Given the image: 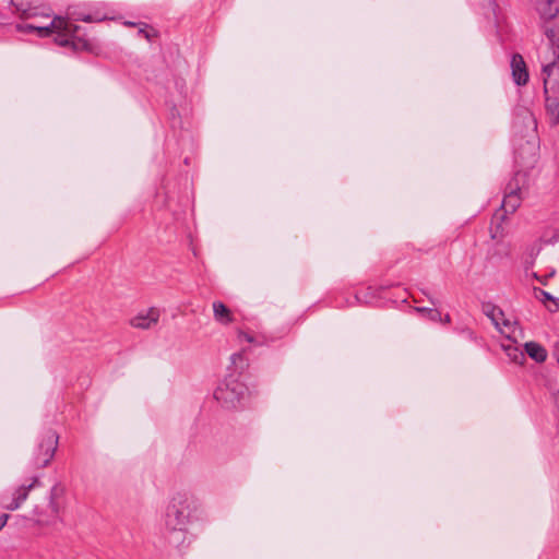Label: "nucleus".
Here are the masks:
<instances>
[{"instance_id": "f257e3e1", "label": "nucleus", "mask_w": 559, "mask_h": 559, "mask_svg": "<svg viewBox=\"0 0 559 559\" xmlns=\"http://www.w3.org/2000/svg\"><path fill=\"white\" fill-rule=\"evenodd\" d=\"M78 26L68 22L61 16H55L48 24H23L17 25L21 32L36 31L40 37H48L56 34V43L60 46L71 45L73 49L86 48L87 44L84 40L76 39L75 33Z\"/></svg>"}, {"instance_id": "f03ea898", "label": "nucleus", "mask_w": 559, "mask_h": 559, "mask_svg": "<svg viewBox=\"0 0 559 559\" xmlns=\"http://www.w3.org/2000/svg\"><path fill=\"white\" fill-rule=\"evenodd\" d=\"M197 509V501L187 493L175 495L166 510L165 527L169 533L178 534L182 542L186 539V526L192 512Z\"/></svg>"}, {"instance_id": "7ed1b4c3", "label": "nucleus", "mask_w": 559, "mask_h": 559, "mask_svg": "<svg viewBox=\"0 0 559 559\" xmlns=\"http://www.w3.org/2000/svg\"><path fill=\"white\" fill-rule=\"evenodd\" d=\"M526 185V175L518 173L512 181L507 187V194L504 195L501 210L497 211L492 217L490 227L491 238L497 239L502 236L501 223L506 214H512L520 206L522 201L523 190Z\"/></svg>"}, {"instance_id": "20e7f679", "label": "nucleus", "mask_w": 559, "mask_h": 559, "mask_svg": "<svg viewBox=\"0 0 559 559\" xmlns=\"http://www.w3.org/2000/svg\"><path fill=\"white\" fill-rule=\"evenodd\" d=\"M248 397L247 385L235 373L228 374L214 391V399L225 409H237Z\"/></svg>"}, {"instance_id": "39448f33", "label": "nucleus", "mask_w": 559, "mask_h": 559, "mask_svg": "<svg viewBox=\"0 0 559 559\" xmlns=\"http://www.w3.org/2000/svg\"><path fill=\"white\" fill-rule=\"evenodd\" d=\"M534 5L549 43H559V0H535Z\"/></svg>"}, {"instance_id": "423d86ee", "label": "nucleus", "mask_w": 559, "mask_h": 559, "mask_svg": "<svg viewBox=\"0 0 559 559\" xmlns=\"http://www.w3.org/2000/svg\"><path fill=\"white\" fill-rule=\"evenodd\" d=\"M550 57L543 63L542 76L545 91H555L559 79V43H549Z\"/></svg>"}, {"instance_id": "0eeeda50", "label": "nucleus", "mask_w": 559, "mask_h": 559, "mask_svg": "<svg viewBox=\"0 0 559 559\" xmlns=\"http://www.w3.org/2000/svg\"><path fill=\"white\" fill-rule=\"evenodd\" d=\"M58 445V436L55 432L46 433L37 448L34 463L38 467L47 466L52 460Z\"/></svg>"}, {"instance_id": "6e6552de", "label": "nucleus", "mask_w": 559, "mask_h": 559, "mask_svg": "<svg viewBox=\"0 0 559 559\" xmlns=\"http://www.w3.org/2000/svg\"><path fill=\"white\" fill-rule=\"evenodd\" d=\"M38 483H39L38 478L33 477L29 484H27V485L24 484V485L19 486L11 493V498L8 499V501L2 502V507L9 511L17 510L23 504V502L27 499L29 491L35 486H37Z\"/></svg>"}, {"instance_id": "1a4fd4ad", "label": "nucleus", "mask_w": 559, "mask_h": 559, "mask_svg": "<svg viewBox=\"0 0 559 559\" xmlns=\"http://www.w3.org/2000/svg\"><path fill=\"white\" fill-rule=\"evenodd\" d=\"M57 488H53L50 492V501H49V514L45 516L41 512L34 510L33 512V520L36 522V524L46 526L50 525L56 522L58 514L60 512V504L57 501Z\"/></svg>"}, {"instance_id": "9d476101", "label": "nucleus", "mask_w": 559, "mask_h": 559, "mask_svg": "<svg viewBox=\"0 0 559 559\" xmlns=\"http://www.w3.org/2000/svg\"><path fill=\"white\" fill-rule=\"evenodd\" d=\"M159 317L160 311L157 308H150L131 318L130 324L135 329L148 330L157 324Z\"/></svg>"}, {"instance_id": "9b49d317", "label": "nucleus", "mask_w": 559, "mask_h": 559, "mask_svg": "<svg viewBox=\"0 0 559 559\" xmlns=\"http://www.w3.org/2000/svg\"><path fill=\"white\" fill-rule=\"evenodd\" d=\"M511 69L513 80L518 85H524L528 81V73L526 70V64L521 55L515 53L511 59Z\"/></svg>"}, {"instance_id": "f8f14e48", "label": "nucleus", "mask_w": 559, "mask_h": 559, "mask_svg": "<svg viewBox=\"0 0 559 559\" xmlns=\"http://www.w3.org/2000/svg\"><path fill=\"white\" fill-rule=\"evenodd\" d=\"M525 353L536 362H544L547 358L546 349L536 342H527L524 344Z\"/></svg>"}, {"instance_id": "ddd939ff", "label": "nucleus", "mask_w": 559, "mask_h": 559, "mask_svg": "<svg viewBox=\"0 0 559 559\" xmlns=\"http://www.w3.org/2000/svg\"><path fill=\"white\" fill-rule=\"evenodd\" d=\"M214 319L222 323L228 324L233 321L230 310L221 301L213 302Z\"/></svg>"}, {"instance_id": "4468645a", "label": "nucleus", "mask_w": 559, "mask_h": 559, "mask_svg": "<svg viewBox=\"0 0 559 559\" xmlns=\"http://www.w3.org/2000/svg\"><path fill=\"white\" fill-rule=\"evenodd\" d=\"M509 358L515 364L522 365L525 361V353L512 345L503 346Z\"/></svg>"}, {"instance_id": "2eb2a0df", "label": "nucleus", "mask_w": 559, "mask_h": 559, "mask_svg": "<svg viewBox=\"0 0 559 559\" xmlns=\"http://www.w3.org/2000/svg\"><path fill=\"white\" fill-rule=\"evenodd\" d=\"M230 361L235 368V371H242L247 366V360L243 356V353H236L231 355Z\"/></svg>"}, {"instance_id": "dca6fc26", "label": "nucleus", "mask_w": 559, "mask_h": 559, "mask_svg": "<svg viewBox=\"0 0 559 559\" xmlns=\"http://www.w3.org/2000/svg\"><path fill=\"white\" fill-rule=\"evenodd\" d=\"M540 239L547 245L555 243L559 240V231L556 228H548L543 233Z\"/></svg>"}, {"instance_id": "f3484780", "label": "nucleus", "mask_w": 559, "mask_h": 559, "mask_svg": "<svg viewBox=\"0 0 559 559\" xmlns=\"http://www.w3.org/2000/svg\"><path fill=\"white\" fill-rule=\"evenodd\" d=\"M11 2L16 8V11L21 13L22 17L29 19L39 14L35 8H23L22 5L16 4L15 0H11Z\"/></svg>"}, {"instance_id": "a211bd4d", "label": "nucleus", "mask_w": 559, "mask_h": 559, "mask_svg": "<svg viewBox=\"0 0 559 559\" xmlns=\"http://www.w3.org/2000/svg\"><path fill=\"white\" fill-rule=\"evenodd\" d=\"M489 317L491 318L492 322L496 324V326H499V322L503 317V313L500 309L493 308L491 312L489 313Z\"/></svg>"}, {"instance_id": "6ab92c4d", "label": "nucleus", "mask_w": 559, "mask_h": 559, "mask_svg": "<svg viewBox=\"0 0 559 559\" xmlns=\"http://www.w3.org/2000/svg\"><path fill=\"white\" fill-rule=\"evenodd\" d=\"M538 298L546 305L547 301H554V298L550 294H548L547 292H544V290H539V296Z\"/></svg>"}, {"instance_id": "aec40b11", "label": "nucleus", "mask_w": 559, "mask_h": 559, "mask_svg": "<svg viewBox=\"0 0 559 559\" xmlns=\"http://www.w3.org/2000/svg\"><path fill=\"white\" fill-rule=\"evenodd\" d=\"M238 337H239L240 341L245 340V341H247L249 343L253 342V336L250 335L249 333H246V332H242V331H239Z\"/></svg>"}, {"instance_id": "412c9836", "label": "nucleus", "mask_w": 559, "mask_h": 559, "mask_svg": "<svg viewBox=\"0 0 559 559\" xmlns=\"http://www.w3.org/2000/svg\"><path fill=\"white\" fill-rule=\"evenodd\" d=\"M428 316L433 321H438L441 319V313L438 310H433V309L428 310Z\"/></svg>"}, {"instance_id": "4be33fe9", "label": "nucleus", "mask_w": 559, "mask_h": 559, "mask_svg": "<svg viewBox=\"0 0 559 559\" xmlns=\"http://www.w3.org/2000/svg\"><path fill=\"white\" fill-rule=\"evenodd\" d=\"M9 519V514H1L0 515V530L5 525L7 521Z\"/></svg>"}, {"instance_id": "5701e85b", "label": "nucleus", "mask_w": 559, "mask_h": 559, "mask_svg": "<svg viewBox=\"0 0 559 559\" xmlns=\"http://www.w3.org/2000/svg\"><path fill=\"white\" fill-rule=\"evenodd\" d=\"M555 274V270H551L548 274L543 275V277H551ZM537 278L542 277L537 273L534 274Z\"/></svg>"}, {"instance_id": "b1692460", "label": "nucleus", "mask_w": 559, "mask_h": 559, "mask_svg": "<svg viewBox=\"0 0 559 559\" xmlns=\"http://www.w3.org/2000/svg\"><path fill=\"white\" fill-rule=\"evenodd\" d=\"M78 20H82L84 22H92L91 15H83V16L78 17Z\"/></svg>"}, {"instance_id": "393cba45", "label": "nucleus", "mask_w": 559, "mask_h": 559, "mask_svg": "<svg viewBox=\"0 0 559 559\" xmlns=\"http://www.w3.org/2000/svg\"><path fill=\"white\" fill-rule=\"evenodd\" d=\"M139 33H140V34H143L146 38H150V35H148V33H147L145 29L141 28V29L139 31Z\"/></svg>"}, {"instance_id": "a878e982", "label": "nucleus", "mask_w": 559, "mask_h": 559, "mask_svg": "<svg viewBox=\"0 0 559 559\" xmlns=\"http://www.w3.org/2000/svg\"><path fill=\"white\" fill-rule=\"evenodd\" d=\"M556 110H557V112H556V114H557V120H558V122H559V104H558V106H557V109H556Z\"/></svg>"}, {"instance_id": "bb28decb", "label": "nucleus", "mask_w": 559, "mask_h": 559, "mask_svg": "<svg viewBox=\"0 0 559 559\" xmlns=\"http://www.w3.org/2000/svg\"><path fill=\"white\" fill-rule=\"evenodd\" d=\"M44 17L49 19V17H50V14H49V13L44 14Z\"/></svg>"}, {"instance_id": "cd10ccee", "label": "nucleus", "mask_w": 559, "mask_h": 559, "mask_svg": "<svg viewBox=\"0 0 559 559\" xmlns=\"http://www.w3.org/2000/svg\"><path fill=\"white\" fill-rule=\"evenodd\" d=\"M558 394H559V391H558Z\"/></svg>"}]
</instances>
